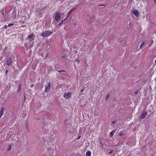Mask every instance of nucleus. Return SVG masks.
I'll return each instance as SVG.
<instances>
[{
    "label": "nucleus",
    "instance_id": "obj_19",
    "mask_svg": "<svg viewBox=\"0 0 156 156\" xmlns=\"http://www.w3.org/2000/svg\"><path fill=\"white\" fill-rule=\"evenodd\" d=\"M14 23H11V24H9L8 25V27H11V26H13L14 25Z\"/></svg>",
    "mask_w": 156,
    "mask_h": 156
},
{
    "label": "nucleus",
    "instance_id": "obj_35",
    "mask_svg": "<svg viewBox=\"0 0 156 156\" xmlns=\"http://www.w3.org/2000/svg\"><path fill=\"white\" fill-rule=\"evenodd\" d=\"M154 3L155 4V5H156V0H154Z\"/></svg>",
    "mask_w": 156,
    "mask_h": 156
},
{
    "label": "nucleus",
    "instance_id": "obj_10",
    "mask_svg": "<svg viewBox=\"0 0 156 156\" xmlns=\"http://www.w3.org/2000/svg\"><path fill=\"white\" fill-rule=\"evenodd\" d=\"M29 40L30 42L29 43H30V44H29V47H30V48L32 47L33 46V42H32V40Z\"/></svg>",
    "mask_w": 156,
    "mask_h": 156
},
{
    "label": "nucleus",
    "instance_id": "obj_26",
    "mask_svg": "<svg viewBox=\"0 0 156 156\" xmlns=\"http://www.w3.org/2000/svg\"><path fill=\"white\" fill-rule=\"evenodd\" d=\"M26 129H27L28 128V124L27 122L26 123Z\"/></svg>",
    "mask_w": 156,
    "mask_h": 156
},
{
    "label": "nucleus",
    "instance_id": "obj_4",
    "mask_svg": "<svg viewBox=\"0 0 156 156\" xmlns=\"http://www.w3.org/2000/svg\"><path fill=\"white\" fill-rule=\"evenodd\" d=\"M71 93L70 92L68 93H65L64 94V97L65 98L67 99H68L69 98L71 97Z\"/></svg>",
    "mask_w": 156,
    "mask_h": 156
},
{
    "label": "nucleus",
    "instance_id": "obj_8",
    "mask_svg": "<svg viewBox=\"0 0 156 156\" xmlns=\"http://www.w3.org/2000/svg\"><path fill=\"white\" fill-rule=\"evenodd\" d=\"M133 13L134 15L138 17L139 16V14L137 11L136 10H135L133 11Z\"/></svg>",
    "mask_w": 156,
    "mask_h": 156
},
{
    "label": "nucleus",
    "instance_id": "obj_27",
    "mask_svg": "<svg viewBox=\"0 0 156 156\" xmlns=\"http://www.w3.org/2000/svg\"><path fill=\"white\" fill-rule=\"evenodd\" d=\"M113 151V150H111L109 152V153L110 154H111L112 153Z\"/></svg>",
    "mask_w": 156,
    "mask_h": 156
},
{
    "label": "nucleus",
    "instance_id": "obj_3",
    "mask_svg": "<svg viewBox=\"0 0 156 156\" xmlns=\"http://www.w3.org/2000/svg\"><path fill=\"white\" fill-rule=\"evenodd\" d=\"M45 91L46 92H48L50 90L51 88V83L50 82H48L45 85Z\"/></svg>",
    "mask_w": 156,
    "mask_h": 156
},
{
    "label": "nucleus",
    "instance_id": "obj_5",
    "mask_svg": "<svg viewBox=\"0 0 156 156\" xmlns=\"http://www.w3.org/2000/svg\"><path fill=\"white\" fill-rule=\"evenodd\" d=\"M147 112H146L144 111L142 115L140 116L139 118L140 119H142L143 118H144L145 116L147 114Z\"/></svg>",
    "mask_w": 156,
    "mask_h": 156
},
{
    "label": "nucleus",
    "instance_id": "obj_31",
    "mask_svg": "<svg viewBox=\"0 0 156 156\" xmlns=\"http://www.w3.org/2000/svg\"><path fill=\"white\" fill-rule=\"evenodd\" d=\"M84 89H82V90H81V93H82V92H83V91H84Z\"/></svg>",
    "mask_w": 156,
    "mask_h": 156
},
{
    "label": "nucleus",
    "instance_id": "obj_29",
    "mask_svg": "<svg viewBox=\"0 0 156 156\" xmlns=\"http://www.w3.org/2000/svg\"><path fill=\"white\" fill-rule=\"evenodd\" d=\"M24 46H25V47H27V43H25L24 44Z\"/></svg>",
    "mask_w": 156,
    "mask_h": 156
},
{
    "label": "nucleus",
    "instance_id": "obj_39",
    "mask_svg": "<svg viewBox=\"0 0 156 156\" xmlns=\"http://www.w3.org/2000/svg\"><path fill=\"white\" fill-rule=\"evenodd\" d=\"M155 64H156V59L155 60Z\"/></svg>",
    "mask_w": 156,
    "mask_h": 156
},
{
    "label": "nucleus",
    "instance_id": "obj_2",
    "mask_svg": "<svg viewBox=\"0 0 156 156\" xmlns=\"http://www.w3.org/2000/svg\"><path fill=\"white\" fill-rule=\"evenodd\" d=\"M61 19L60 13L59 12H56L55 13V19L56 22L59 21Z\"/></svg>",
    "mask_w": 156,
    "mask_h": 156
},
{
    "label": "nucleus",
    "instance_id": "obj_25",
    "mask_svg": "<svg viewBox=\"0 0 156 156\" xmlns=\"http://www.w3.org/2000/svg\"><path fill=\"white\" fill-rule=\"evenodd\" d=\"M65 72V71L64 70H59L58 71V72L61 73V72Z\"/></svg>",
    "mask_w": 156,
    "mask_h": 156
},
{
    "label": "nucleus",
    "instance_id": "obj_13",
    "mask_svg": "<svg viewBox=\"0 0 156 156\" xmlns=\"http://www.w3.org/2000/svg\"><path fill=\"white\" fill-rule=\"evenodd\" d=\"M110 97V94H108L105 98V100H107Z\"/></svg>",
    "mask_w": 156,
    "mask_h": 156
},
{
    "label": "nucleus",
    "instance_id": "obj_28",
    "mask_svg": "<svg viewBox=\"0 0 156 156\" xmlns=\"http://www.w3.org/2000/svg\"><path fill=\"white\" fill-rule=\"evenodd\" d=\"M8 72V70H6V71H5V74L6 75H7V73Z\"/></svg>",
    "mask_w": 156,
    "mask_h": 156
},
{
    "label": "nucleus",
    "instance_id": "obj_30",
    "mask_svg": "<svg viewBox=\"0 0 156 156\" xmlns=\"http://www.w3.org/2000/svg\"><path fill=\"white\" fill-rule=\"evenodd\" d=\"M65 57H66V55H64L62 57V58H65Z\"/></svg>",
    "mask_w": 156,
    "mask_h": 156
},
{
    "label": "nucleus",
    "instance_id": "obj_33",
    "mask_svg": "<svg viewBox=\"0 0 156 156\" xmlns=\"http://www.w3.org/2000/svg\"><path fill=\"white\" fill-rule=\"evenodd\" d=\"M24 101H25V98H26V96H25V94H24Z\"/></svg>",
    "mask_w": 156,
    "mask_h": 156
},
{
    "label": "nucleus",
    "instance_id": "obj_32",
    "mask_svg": "<svg viewBox=\"0 0 156 156\" xmlns=\"http://www.w3.org/2000/svg\"><path fill=\"white\" fill-rule=\"evenodd\" d=\"M138 90H137V91H136L135 92V94H136L137 93V92H138Z\"/></svg>",
    "mask_w": 156,
    "mask_h": 156
},
{
    "label": "nucleus",
    "instance_id": "obj_36",
    "mask_svg": "<svg viewBox=\"0 0 156 156\" xmlns=\"http://www.w3.org/2000/svg\"><path fill=\"white\" fill-rule=\"evenodd\" d=\"M31 87H34V85L33 84H32L31 85Z\"/></svg>",
    "mask_w": 156,
    "mask_h": 156
},
{
    "label": "nucleus",
    "instance_id": "obj_17",
    "mask_svg": "<svg viewBox=\"0 0 156 156\" xmlns=\"http://www.w3.org/2000/svg\"><path fill=\"white\" fill-rule=\"evenodd\" d=\"M64 124L65 125L67 126H66V127H67V124H68V122L67 121H66L64 122Z\"/></svg>",
    "mask_w": 156,
    "mask_h": 156
},
{
    "label": "nucleus",
    "instance_id": "obj_22",
    "mask_svg": "<svg viewBox=\"0 0 156 156\" xmlns=\"http://www.w3.org/2000/svg\"><path fill=\"white\" fill-rule=\"evenodd\" d=\"M74 9H72L70 10L69 12V14H70Z\"/></svg>",
    "mask_w": 156,
    "mask_h": 156
},
{
    "label": "nucleus",
    "instance_id": "obj_15",
    "mask_svg": "<svg viewBox=\"0 0 156 156\" xmlns=\"http://www.w3.org/2000/svg\"><path fill=\"white\" fill-rule=\"evenodd\" d=\"M68 16H69V15L67 16V17L64 20H63V21H62V22H61V23H60V24H59V25H61L62 23L67 18V17H68Z\"/></svg>",
    "mask_w": 156,
    "mask_h": 156
},
{
    "label": "nucleus",
    "instance_id": "obj_16",
    "mask_svg": "<svg viewBox=\"0 0 156 156\" xmlns=\"http://www.w3.org/2000/svg\"><path fill=\"white\" fill-rule=\"evenodd\" d=\"M144 42L143 43H142L140 45V48H142L143 47V46L144 45Z\"/></svg>",
    "mask_w": 156,
    "mask_h": 156
},
{
    "label": "nucleus",
    "instance_id": "obj_37",
    "mask_svg": "<svg viewBox=\"0 0 156 156\" xmlns=\"http://www.w3.org/2000/svg\"><path fill=\"white\" fill-rule=\"evenodd\" d=\"M81 137V136H80L77 139H80V137Z\"/></svg>",
    "mask_w": 156,
    "mask_h": 156
},
{
    "label": "nucleus",
    "instance_id": "obj_14",
    "mask_svg": "<svg viewBox=\"0 0 156 156\" xmlns=\"http://www.w3.org/2000/svg\"><path fill=\"white\" fill-rule=\"evenodd\" d=\"M99 141H100L99 144H100V146L101 147H103L104 146V145H103V144L101 142V140H100Z\"/></svg>",
    "mask_w": 156,
    "mask_h": 156
},
{
    "label": "nucleus",
    "instance_id": "obj_38",
    "mask_svg": "<svg viewBox=\"0 0 156 156\" xmlns=\"http://www.w3.org/2000/svg\"><path fill=\"white\" fill-rule=\"evenodd\" d=\"M47 54L48 55H50V53H48H48H47Z\"/></svg>",
    "mask_w": 156,
    "mask_h": 156
},
{
    "label": "nucleus",
    "instance_id": "obj_6",
    "mask_svg": "<svg viewBox=\"0 0 156 156\" xmlns=\"http://www.w3.org/2000/svg\"><path fill=\"white\" fill-rule=\"evenodd\" d=\"M7 65L8 66L11 65L12 63V60L10 58H9L7 60Z\"/></svg>",
    "mask_w": 156,
    "mask_h": 156
},
{
    "label": "nucleus",
    "instance_id": "obj_21",
    "mask_svg": "<svg viewBox=\"0 0 156 156\" xmlns=\"http://www.w3.org/2000/svg\"><path fill=\"white\" fill-rule=\"evenodd\" d=\"M32 37H33V34H30V35H29V36H28V38H29L31 39V38H32Z\"/></svg>",
    "mask_w": 156,
    "mask_h": 156
},
{
    "label": "nucleus",
    "instance_id": "obj_34",
    "mask_svg": "<svg viewBox=\"0 0 156 156\" xmlns=\"http://www.w3.org/2000/svg\"><path fill=\"white\" fill-rule=\"evenodd\" d=\"M115 121H113L112 122V123L113 124H114L115 123Z\"/></svg>",
    "mask_w": 156,
    "mask_h": 156
},
{
    "label": "nucleus",
    "instance_id": "obj_9",
    "mask_svg": "<svg viewBox=\"0 0 156 156\" xmlns=\"http://www.w3.org/2000/svg\"><path fill=\"white\" fill-rule=\"evenodd\" d=\"M21 84H19L18 88L17 90V92H19L21 91Z\"/></svg>",
    "mask_w": 156,
    "mask_h": 156
},
{
    "label": "nucleus",
    "instance_id": "obj_18",
    "mask_svg": "<svg viewBox=\"0 0 156 156\" xmlns=\"http://www.w3.org/2000/svg\"><path fill=\"white\" fill-rule=\"evenodd\" d=\"M124 133H123L121 132H120L119 133V135L120 136H122L124 135Z\"/></svg>",
    "mask_w": 156,
    "mask_h": 156
},
{
    "label": "nucleus",
    "instance_id": "obj_23",
    "mask_svg": "<svg viewBox=\"0 0 156 156\" xmlns=\"http://www.w3.org/2000/svg\"><path fill=\"white\" fill-rule=\"evenodd\" d=\"M8 26H6V25H5L3 27V29H5L7 28Z\"/></svg>",
    "mask_w": 156,
    "mask_h": 156
},
{
    "label": "nucleus",
    "instance_id": "obj_12",
    "mask_svg": "<svg viewBox=\"0 0 156 156\" xmlns=\"http://www.w3.org/2000/svg\"><path fill=\"white\" fill-rule=\"evenodd\" d=\"M115 132V131H114V130L112 131L110 133V136L112 137V136H113V135L114 134Z\"/></svg>",
    "mask_w": 156,
    "mask_h": 156
},
{
    "label": "nucleus",
    "instance_id": "obj_11",
    "mask_svg": "<svg viewBox=\"0 0 156 156\" xmlns=\"http://www.w3.org/2000/svg\"><path fill=\"white\" fill-rule=\"evenodd\" d=\"M91 154V152L89 151H87L86 153V156H90Z\"/></svg>",
    "mask_w": 156,
    "mask_h": 156
},
{
    "label": "nucleus",
    "instance_id": "obj_40",
    "mask_svg": "<svg viewBox=\"0 0 156 156\" xmlns=\"http://www.w3.org/2000/svg\"><path fill=\"white\" fill-rule=\"evenodd\" d=\"M30 91H31V89H30Z\"/></svg>",
    "mask_w": 156,
    "mask_h": 156
},
{
    "label": "nucleus",
    "instance_id": "obj_1",
    "mask_svg": "<svg viewBox=\"0 0 156 156\" xmlns=\"http://www.w3.org/2000/svg\"><path fill=\"white\" fill-rule=\"evenodd\" d=\"M52 33L51 31L48 30L42 32L41 34V35L44 37H47L49 36Z\"/></svg>",
    "mask_w": 156,
    "mask_h": 156
},
{
    "label": "nucleus",
    "instance_id": "obj_20",
    "mask_svg": "<svg viewBox=\"0 0 156 156\" xmlns=\"http://www.w3.org/2000/svg\"><path fill=\"white\" fill-rule=\"evenodd\" d=\"M11 148H12V147L11 145H10L9 146L8 148V150L10 151L11 150Z\"/></svg>",
    "mask_w": 156,
    "mask_h": 156
},
{
    "label": "nucleus",
    "instance_id": "obj_7",
    "mask_svg": "<svg viewBox=\"0 0 156 156\" xmlns=\"http://www.w3.org/2000/svg\"><path fill=\"white\" fill-rule=\"evenodd\" d=\"M5 109V108L3 107L2 109L1 110L0 112V118H1L4 112V109Z\"/></svg>",
    "mask_w": 156,
    "mask_h": 156
},
{
    "label": "nucleus",
    "instance_id": "obj_24",
    "mask_svg": "<svg viewBox=\"0 0 156 156\" xmlns=\"http://www.w3.org/2000/svg\"><path fill=\"white\" fill-rule=\"evenodd\" d=\"M74 61H75V62H78V63H79L80 62V60H78V59H76Z\"/></svg>",
    "mask_w": 156,
    "mask_h": 156
}]
</instances>
